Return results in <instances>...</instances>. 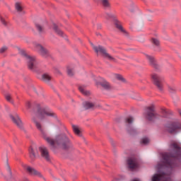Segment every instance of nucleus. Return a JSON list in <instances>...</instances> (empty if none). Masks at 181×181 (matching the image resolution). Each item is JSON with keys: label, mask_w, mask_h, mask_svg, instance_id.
Returning <instances> with one entry per match:
<instances>
[{"label": "nucleus", "mask_w": 181, "mask_h": 181, "mask_svg": "<svg viewBox=\"0 0 181 181\" xmlns=\"http://www.w3.org/2000/svg\"><path fill=\"white\" fill-rule=\"evenodd\" d=\"M10 118L11 121L19 128L20 129H25V127L23 126V122H22V119H21V117L18 115H10Z\"/></svg>", "instance_id": "f8f14e48"}, {"label": "nucleus", "mask_w": 181, "mask_h": 181, "mask_svg": "<svg viewBox=\"0 0 181 181\" xmlns=\"http://www.w3.org/2000/svg\"><path fill=\"white\" fill-rule=\"evenodd\" d=\"M5 98L6 101H8V103H11V104H13V99H12V95H11L10 93H6Z\"/></svg>", "instance_id": "7c9ffc66"}, {"label": "nucleus", "mask_w": 181, "mask_h": 181, "mask_svg": "<svg viewBox=\"0 0 181 181\" xmlns=\"http://www.w3.org/2000/svg\"><path fill=\"white\" fill-rule=\"evenodd\" d=\"M35 28L39 33H43L45 32V27L40 23H35Z\"/></svg>", "instance_id": "c85d7f7f"}, {"label": "nucleus", "mask_w": 181, "mask_h": 181, "mask_svg": "<svg viewBox=\"0 0 181 181\" xmlns=\"http://www.w3.org/2000/svg\"><path fill=\"white\" fill-rule=\"evenodd\" d=\"M133 121H134V118H132V117H127L126 119V122L127 124H132Z\"/></svg>", "instance_id": "e433bc0d"}, {"label": "nucleus", "mask_w": 181, "mask_h": 181, "mask_svg": "<svg viewBox=\"0 0 181 181\" xmlns=\"http://www.w3.org/2000/svg\"><path fill=\"white\" fill-rule=\"evenodd\" d=\"M78 90L83 95H90V91L86 90V86H79Z\"/></svg>", "instance_id": "4be33fe9"}, {"label": "nucleus", "mask_w": 181, "mask_h": 181, "mask_svg": "<svg viewBox=\"0 0 181 181\" xmlns=\"http://www.w3.org/2000/svg\"><path fill=\"white\" fill-rule=\"evenodd\" d=\"M168 91H169V93H175L176 91V88L169 86L168 87Z\"/></svg>", "instance_id": "c9c22d12"}, {"label": "nucleus", "mask_w": 181, "mask_h": 181, "mask_svg": "<svg viewBox=\"0 0 181 181\" xmlns=\"http://www.w3.org/2000/svg\"><path fill=\"white\" fill-rule=\"evenodd\" d=\"M42 81L47 83V81H50V80H52V76L49 75V74H43L42 75Z\"/></svg>", "instance_id": "cd10ccee"}, {"label": "nucleus", "mask_w": 181, "mask_h": 181, "mask_svg": "<svg viewBox=\"0 0 181 181\" xmlns=\"http://www.w3.org/2000/svg\"><path fill=\"white\" fill-rule=\"evenodd\" d=\"M151 78L153 84L157 87L159 91H163V83L160 79V76L158 74H151Z\"/></svg>", "instance_id": "9d476101"}, {"label": "nucleus", "mask_w": 181, "mask_h": 181, "mask_svg": "<svg viewBox=\"0 0 181 181\" xmlns=\"http://www.w3.org/2000/svg\"><path fill=\"white\" fill-rule=\"evenodd\" d=\"M34 107L37 108V111L35 112V117L38 119H43L45 117H56V114L52 110H47L43 103H34Z\"/></svg>", "instance_id": "20e7f679"}, {"label": "nucleus", "mask_w": 181, "mask_h": 181, "mask_svg": "<svg viewBox=\"0 0 181 181\" xmlns=\"http://www.w3.org/2000/svg\"><path fill=\"white\" fill-rule=\"evenodd\" d=\"M94 52L96 53L97 56H101L103 59L109 60V62H112L113 63H117V58L112 56L111 54L108 53L105 47L98 45L93 47Z\"/></svg>", "instance_id": "39448f33"}, {"label": "nucleus", "mask_w": 181, "mask_h": 181, "mask_svg": "<svg viewBox=\"0 0 181 181\" xmlns=\"http://www.w3.org/2000/svg\"><path fill=\"white\" fill-rule=\"evenodd\" d=\"M170 148L173 149L172 154L164 153L163 154V166H166L167 168H169V166H172V158H177L179 156H180L181 154V148L179 144L176 142H173L170 145Z\"/></svg>", "instance_id": "f03ea898"}, {"label": "nucleus", "mask_w": 181, "mask_h": 181, "mask_svg": "<svg viewBox=\"0 0 181 181\" xmlns=\"http://www.w3.org/2000/svg\"><path fill=\"white\" fill-rule=\"evenodd\" d=\"M40 155L42 158L46 159L47 161L50 160V154H49V150L45 146H42L39 148Z\"/></svg>", "instance_id": "4468645a"}, {"label": "nucleus", "mask_w": 181, "mask_h": 181, "mask_svg": "<svg viewBox=\"0 0 181 181\" xmlns=\"http://www.w3.org/2000/svg\"><path fill=\"white\" fill-rule=\"evenodd\" d=\"M20 53L25 58L27 66L29 70L35 71L36 69H37V62H36V58L35 57L28 55V54H26V52H25V50L23 49H21L20 51Z\"/></svg>", "instance_id": "0eeeda50"}, {"label": "nucleus", "mask_w": 181, "mask_h": 181, "mask_svg": "<svg viewBox=\"0 0 181 181\" xmlns=\"http://www.w3.org/2000/svg\"><path fill=\"white\" fill-rule=\"evenodd\" d=\"M146 110H147L146 119L151 122H156V121H159L162 118H166V115L169 114L168 109L165 107H160L158 112H156V105L154 103L150 104L146 107Z\"/></svg>", "instance_id": "f257e3e1"}, {"label": "nucleus", "mask_w": 181, "mask_h": 181, "mask_svg": "<svg viewBox=\"0 0 181 181\" xmlns=\"http://www.w3.org/2000/svg\"><path fill=\"white\" fill-rule=\"evenodd\" d=\"M151 66H153V68L155 69V70L160 69V66H159V64H158V62H156L155 64H152Z\"/></svg>", "instance_id": "f704fd0d"}, {"label": "nucleus", "mask_w": 181, "mask_h": 181, "mask_svg": "<svg viewBox=\"0 0 181 181\" xmlns=\"http://www.w3.org/2000/svg\"><path fill=\"white\" fill-rule=\"evenodd\" d=\"M6 50H8V47H3L0 49V53H5V52H6Z\"/></svg>", "instance_id": "4c0bfd02"}, {"label": "nucleus", "mask_w": 181, "mask_h": 181, "mask_svg": "<svg viewBox=\"0 0 181 181\" xmlns=\"http://www.w3.org/2000/svg\"><path fill=\"white\" fill-rule=\"evenodd\" d=\"M152 181H169V179L165 173L155 174L152 177Z\"/></svg>", "instance_id": "2eb2a0df"}, {"label": "nucleus", "mask_w": 181, "mask_h": 181, "mask_svg": "<svg viewBox=\"0 0 181 181\" xmlns=\"http://www.w3.org/2000/svg\"><path fill=\"white\" fill-rule=\"evenodd\" d=\"M127 165L132 172L139 168V160L136 157H129L127 160Z\"/></svg>", "instance_id": "1a4fd4ad"}, {"label": "nucleus", "mask_w": 181, "mask_h": 181, "mask_svg": "<svg viewBox=\"0 0 181 181\" xmlns=\"http://www.w3.org/2000/svg\"><path fill=\"white\" fill-rule=\"evenodd\" d=\"M125 179V177L124 175H117V176H114L112 177V181H122Z\"/></svg>", "instance_id": "c756f323"}, {"label": "nucleus", "mask_w": 181, "mask_h": 181, "mask_svg": "<svg viewBox=\"0 0 181 181\" xmlns=\"http://www.w3.org/2000/svg\"><path fill=\"white\" fill-rule=\"evenodd\" d=\"M35 103H37V102H33V103H30V102H29V101H27L26 103H25V107H26V108H27V110H32V108H33V112H34V117H35V112H36V111H37V108H36L35 107Z\"/></svg>", "instance_id": "f3484780"}, {"label": "nucleus", "mask_w": 181, "mask_h": 181, "mask_svg": "<svg viewBox=\"0 0 181 181\" xmlns=\"http://www.w3.org/2000/svg\"><path fill=\"white\" fill-rule=\"evenodd\" d=\"M67 74L68 76H70L71 77L74 76V72H73V69H71L70 67L67 68Z\"/></svg>", "instance_id": "72a5a7b5"}, {"label": "nucleus", "mask_w": 181, "mask_h": 181, "mask_svg": "<svg viewBox=\"0 0 181 181\" xmlns=\"http://www.w3.org/2000/svg\"><path fill=\"white\" fill-rule=\"evenodd\" d=\"M181 129V122L179 120H175L166 126V131L169 134H176L179 132Z\"/></svg>", "instance_id": "6e6552de"}, {"label": "nucleus", "mask_w": 181, "mask_h": 181, "mask_svg": "<svg viewBox=\"0 0 181 181\" xmlns=\"http://www.w3.org/2000/svg\"><path fill=\"white\" fill-rule=\"evenodd\" d=\"M115 25L117 29L120 30V32H122V33H124V35H128V32H127V30H125L124 29V28L122 27V25L121 24V23L119 21H116L115 22Z\"/></svg>", "instance_id": "6ab92c4d"}, {"label": "nucleus", "mask_w": 181, "mask_h": 181, "mask_svg": "<svg viewBox=\"0 0 181 181\" xmlns=\"http://www.w3.org/2000/svg\"><path fill=\"white\" fill-rule=\"evenodd\" d=\"M100 4L102 6H103V8H111V4H110V0H100Z\"/></svg>", "instance_id": "b1692460"}, {"label": "nucleus", "mask_w": 181, "mask_h": 181, "mask_svg": "<svg viewBox=\"0 0 181 181\" xmlns=\"http://www.w3.org/2000/svg\"><path fill=\"white\" fill-rule=\"evenodd\" d=\"M37 118L39 117H36V115L33 116L32 118V121L35 124L37 129H38V131L42 134V138H44V139H45V141H47V143L49 144L51 146H54V140L47 136V134H46V131L45 130V127H43L42 123L37 121Z\"/></svg>", "instance_id": "423d86ee"}, {"label": "nucleus", "mask_w": 181, "mask_h": 181, "mask_svg": "<svg viewBox=\"0 0 181 181\" xmlns=\"http://www.w3.org/2000/svg\"><path fill=\"white\" fill-rule=\"evenodd\" d=\"M72 128L75 135H77L78 136H83V134H81V131H80V129L78 128V127L76 125H72Z\"/></svg>", "instance_id": "393cba45"}, {"label": "nucleus", "mask_w": 181, "mask_h": 181, "mask_svg": "<svg viewBox=\"0 0 181 181\" xmlns=\"http://www.w3.org/2000/svg\"><path fill=\"white\" fill-rule=\"evenodd\" d=\"M54 144L52 148H56V145L60 146L63 151L66 152H73L74 151V146H73V143L69 137L64 135L57 136L56 138V141L54 140Z\"/></svg>", "instance_id": "7ed1b4c3"}, {"label": "nucleus", "mask_w": 181, "mask_h": 181, "mask_svg": "<svg viewBox=\"0 0 181 181\" xmlns=\"http://www.w3.org/2000/svg\"><path fill=\"white\" fill-rule=\"evenodd\" d=\"M151 42L156 47H160V40L156 37H151Z\"/></svg>", "instance_id": "aec40b11"}, {"label": "nucleus", "mask_w": 181, "mask_h": 181, "mask_svg": "<svg viewBox=\"0 0 181 181\" xmlns=\"http://www.w3.org/2000/svg\"><path fill=\"white\" fill-rule=\"evenodd\" d=\"M141 144H143V145H148L149 144V139L144 137L141 139Z\"/></svg>", "instance_id": "473e14b6"}, {"label": "nucleus", "mask_w": 181, "mask_h": 181, "mask_svg": "<svg viewBox=\"0 0 181 181\" xmlns=\"http://www.w3.org/2000/svg\"><path fill=\"white\" fill-rule=\"evenodd\" d=\"M15 9L18 13H25V11H23V4L19 1L15 4Z\"/></svg>", "instance_id": "a211bd4d"}, {"label": "nucleus", "mask_w": 181, "mask_h": 181, "mask_svg": "<svg viewBox=\"0 0 181 181\" xmlns=\"http://www.w3.org/2000/svg\"><path fill=\"white\" fill-rule=\"evenodd\" d=\"M36 50L43 56V57H49L50 56V52L47 49L45 48L43 46L37 44L35 45Z\"/></svg>", "instance_id": "ddd939ff"}, {"label": "nucleus", "mask_w": 181, "mask_h": 181, "mask_svg": "<svg viewBox=\"0 0 181 181\" xmlns=\"http://www.w3.org/2000/svg\"><path fill=\"white\" fill-rule=\"evenodd\" d=\"M114 77L116 78V80L122 81V83H127V79H125V78H124V76L119 74H115Z\"/></svg>", "instance_id": "5701e85b"}, {"label": "nucleus", "mask_w": 181, "mask_h": 181, "mask_svg": "<svg viewBox=\"0 0 181 181\" xmlns=\"http://www.w3.org/2000/svg\"><path fill=\"white\" fill-rule=\"evenodd\" d=\"M24 169H25L26 172L30 176H36L37 177L43 178V175H42L41 172H39L37 170L29 166V165H23Z\"/></svg>", "instance_id": "9b49d317"}, {"label": "nucleus", "mask_w": 181, "mask_h": 181, "mask_svg": "<svg viewBox=\"0 0 181 181\" xmlns=\"http://www.w3.org/2000/svg\"><path fill=\"white\" fill-rule=\"evenodd\" d=\"M23 181H30L28 178H24Z\"/></svg>", "instance_id": "58836bf2"}, {"label": "nucleus", "mask_w": 181, "mask_h": 181, "mask_svg": "<svg viewBox=\"0 0 181 181\" xmlns=\"http://www.w3.org/2000/svg\"><path fill=\"white\" fill-rule=\"evenodd\" d=\"M94 106H95L94 103H90V102H86L84 105L86 110H90L93 108Z\"/></svg>", "instance_id": "2f4dec72"}, {"label": "nucleus", "mask_w": 181, "mask_h": 181, "mask_svg": "<svg viewBox=\"0 0 181 181\" xmlns=\"http://www.w3.org/2000/svg\"><path fill=\"white\" fill-rule=\"evenodd\" d=\"M3 23L4 25H5V26H6V23L4 22Z\"/></svg>", "instance_id": "ea45409f"}, {"label": "nucleus", "mask_w": 181, "mask_h": 181, "mask_svg": "<svg viewBox=\"0 0 181 181\" xmlns=\"http://www.w3.org/2000/svg\"><path fill=\"white\" fill-rule=\"evenodd\" d=\"M53 29L54 32L59 35V36H64V33L59 29V27L56 24H54Z\"/></svg>", "instance_id": "a878e982"}, {"label": "nucleus", "mask_w": 181, "mask_h": 181, "mask_svg": "<svg viewBox=\"0 0 181 181\" xmlns=\"http://www.w3.org/2000/svg\"><path fill=\"white\" fill-rule=\"evenodd\" d=\"M180 115H181V112H180Z\"/></svg>", "instance_id": "a19ab883"}, {"label": "nucleus", "mask_w": 181, "mask_h": 181, "mask_svg": "<svg viewBox=\"0 0 181 181\" xmlns=\"http://www.w3.org/2000/svg\"><path fill=\"white\" fill-rule=\"evenodd\" d=\"M146 59H148L150 66H152V65L155 64L156 62H157L156 59H155V57H153V56H151L148 54H146Z\"/></svg>", "instance_id": "bb28decb"}, {"label": "nucleus", "mask_w": 181, "mask_h": 181, "mask_svg": "<svg viewBox=\"0 0 181 181\" xmlns=\"http://www.w3.org/2000/svg\"><path fill=\"white\" fill-rule=\"evenodd\" d=\"M100 85L101 86V87H103V88H104V90H107V91H110V90H112V86L111 85V83H110V82L107 81H103V82H100Z\"/></svg>", "instance_id": "dca6fc26"}, {"label": "nucleus", "mask_w": 181, "mask_h": 181, "mask_svg": "<svg viewBox=\"0 0 181 181\" xmlns=\"http://www.w3.org/2000/svg\"><path fill=\"white\" fill-rule=\"evenodd\" d=\"M29 155L31 160H35L36 159V151L32 146L29 148Z\"/></svg>", "instance_id": "412c9836"}]
</instances>
